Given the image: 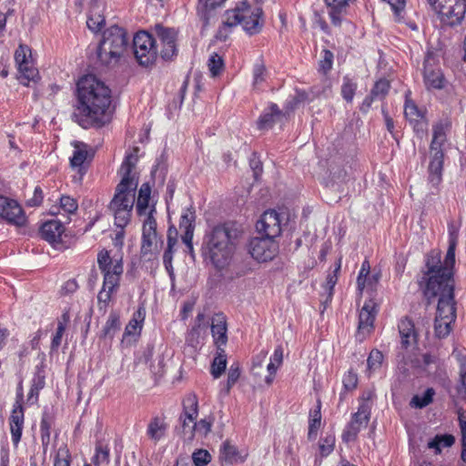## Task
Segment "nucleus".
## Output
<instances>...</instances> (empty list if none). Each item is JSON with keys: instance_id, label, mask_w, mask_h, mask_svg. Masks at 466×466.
<instances>
[{"instance_id": "bf43d9fd", "label": "nucleus", "mask_w": 466, "mask_h": 466, "mask_svg": "<svg viewBox=\"0 0 466 466\" xmlns=\"http://www.w3.org/2000/svg\"><path fill=\"white\" fill-rule=\"evenodd\" d=\"M116 258H112L109 251L103 249L97 254V265L101 271H106V267L114 264Z\"/></svg>"}, {"instance_id": "7ed1b4c3", "label": "nucleus", "mask_w": 466, "mask_h": 466, "mask_svg": "<svg viewBox=\"0 0 466 466\" xmlns=\"http://www.w3.org/2000/svg\"><path fill=\"white\" fill-rule=\"evenodd\" d=\"M242 235L243 229L237 222L228 221L217 225L206 236L203 255L210 259L216 268H224L229 264Z\"/></svg>"}, {"instance_id": "4d7b16f0", "label": "nucleus", "mask_w": 466, "mask_h": 466, "mask_svg": "<svg viewBox=\"0 0 466 466\" xmlns=\"http://www.w3.org/2000/svg\"><path fill=\"white\" fill-rule=\"evenodd\" d=\"M370 266L367 259L362 262L361 268L357 278L358 289L362 291L366 287L367 277L370 275Z\"/></svg>"}, {"instance_id": "9d476101", "label": "nucleus", "mask_w": 466, "mask_h": 466, "mask_svg": "<svg viewBox=\"0 0 466 466\" xmlns=\"http://www.w3.org/2000/svg\"><path fill=\"white\" fill-rule=\"evenodd\" d=\"M465 13L466 0H445L436 11L441 22L449 26L461 24Z\"/></svg>"}, {"instance_id": "0eeeda50", "label": "nucleus", "mask_w": 466, "mask_h": 466, "mask_svg": "<svg viewBox=\"0 0 466 466\" xmlns=\"http://www.w3.org/2000/svg\"><path fill=\"white\" fill-rule=\"evenodd\" d=\"M133 53L141 66H152L159 56L157 39L146 31L137 33L133 38Z\"/></svg>"}, {"instance_id": "6e6552de", "label": "nucleus", "mask_w": 466, "mask_h": 466, "mask_svg": "<svg viewBox=\"0 0 466 466\" xmlns=\"http://www.w3.org/2000/svg\"><path fill=\"white\" fill-rule=\"evenodd\" d=\"M158 45L159 56L164 61H171L177 56V32L172 27L157 24L153 28Z\"/></svg>"}, {"instance_id": "49530a36", "label": "nucleus", "mask_w": 466, "mask_h": 466, "mask_svg": "<svg viewBox=\"0 0 466 466\" xmlns=\"http://www.w3.org/2000/svg\"><path fill=\"white\" fill-rule=\"evenodd\" d=\"M357 86L356 82H354L350 76H345L341 86V96L343 99L350 103L352 102Z\"/></svg>"}, {"instance_id": "e433bc0d", "label": "nucleus", "mask_w": 466, "mask_h": 466, "mask_svg": "<svg viewBox=\"0 0 466 466\" xmlns=\"http://www.w3.org/2000/svg\"><path fill=\"white\" fill-rule=\"evenodd\" d=\"M73 156L70 157V165L73 167H81L88 156V146L84 142L74 141Z\"/></svg>"}, {"instance_id": "58836bf2", "label": "nucleus", "mask_w": 466, "mask_h": 466, "mask_svg": "<svg viewBox=\"0 0 466 466\" xmlns=\"http://www.w3.org/2000/svg\"><path fill=\"white\" fill-rule=\"evenodd\" d=\"M195 219H196V211L193 206L187 208L185 212L181 215L179 221V228L184 230L183 234L190 233V236L194 235L195 229Z\"/></svg>"}, {"instance_id": "052dcab7", "label": "nucleus", "mask_w": 466, "mask_h": 466, "mask_svg": "<svg viewBox=\"0 0 466 466\" xmlns=\"http://www.w3.org/2000/svg\"><path fill=\"white\" fill-rule=\"evenodd\" d=\"M179 423L181 427V434L184 439L187 441H192L195 437V431H193V424L190 425L191 422L188 421V419H184L182 416H179Z\"/></svg>"}, {"instance_id": "2f4dec72", "label": "nucleus", "mask_w": 466, "mask_h": 466, "mask_svg": "<svg viewBox=\"0 0 466 466\" xmlns=\"http://www.w3.org/2000/svg\"><path fill=\"white\" fill-rule=\"evenodd\" d=\"M167 429V424L165 422V418L156 416L149 421L147 434L151 440L158 441L165 436Z\"/></svg>"}, {"instance_id": "39448f33", "label": "nucleus", "mask_w": 466, "mask_h": 466, "mask_svg": "<svg viewBox=\"0 0 466 466\" xmlns=\"http://www.w3.org/2000/svg\"><path fill=\"white\" fill-rule=\"evenodd\" d=\"M128 46L127 31L118 25H112L103 33L97 46V58L102 65L114 66L128 52Z\"/></svg>"}, {"instance_id": "ea45409f", "label": "nucleus", "mask_w": 466, "mask_h": 466, "mask_svg": "<svg viewBox=\"0 0 466 466\" xmlns=\"http://www.w3.org/2000/svg\"><path fill=\"white\" fill-rule=\"evenodd\" d=\"M227 367V355L224 350H218V355L211 364V374L215 379L219 378Z\"/></svg>"}, {"instance_id": "864d4df0", "label": "nucleus", "mask_w": 466, "mask_h": 466, "mask_svg": "<svg viewBox=\"0 0 466 466\" xmlns=\"http://www.w3.org/2000/svg\"><path fill=\"white\" fill-rule=\"evenodd\" d=\"M322 54V58L319 63V70L323 74H327L332 68L334 55L328 49H324Z\"/></svg>"}, {"instance_id": "f3484780", "label": "nucleus", "mask_w": 466, "mask_h": 466, "mask_svg": "<svg viewBox=\"0 0 466 466\" xmlns=\"http://www.w3.org/2000/svg\"><path fill=\"white\" fill-rule=\"evenodd\" d=\"M377 303L374 299L365 301L359 314L358 335L370 333L377 315Z\"/></svg>"}, {"instance_id": "72a5a7b5", "label": "nucleus", "mask_w": 466, "mask_h": 466, "mask_svg": "<svg viewBox=\"0 0 466 466\" xmlns=\"http://www.w3.org/2000/svg\"><path fill=\"white\" fill-rule=\"evenodd\" d=\"M199 7H198V15H200L201 20L203 21L204 26H207L209 24L210 18L212 17V12L216 7L222 5L225 0H198Z\"/></svg>"}, {"instance_id": "69168bd1", "label": "nucleus", "mask_w": 466, "mask_h": 466, "mask_svg": "<svg viewBox=\"0 0 466 466\" xmlns=\"http://www.w3.org/2000/svg\"><path fill=\"white\" fill-rule=\"evenodd\" d=\"M60 206L67 213L72 214L77 209L76 199L69 196H62L60 198Z\"/></svg>"}, {"instance_id": "37998d69", "label": "nucleus", "mask_w": 466, "mask_h": 466, "mask_svg": "<svg viewBox=\"0 0 466 466\" xmlns=\"http://www.w3.org/2000/svg\"><path fill=\"white\" fill-rule=\"evenodd\" d=\"M54 424V417L53 415L48 412L47 410H45L42 414L41 423H40V433H41V439L42 442L47 443L50 440V430Z\"/></svg>"}, {"instance_id": "5701e85b", "label": "nucleus", "mask_w": 466, "mask_h": 466, "mask_svg": "<svg viewBox=\"0 0 466 466\" xmlns=\"http://www.w3.org/2000/svg\"><path fill=\"white\" fill-rule=\"evenodd\" d=\"M228 327L226 317L223 314H217L212 319L211 333L214 339V343L218 350H224L228 342Z\"/></svg>"}, {"instance_id": "8fccbe9b", "label": "nucleus", "mask_w": 466, "mask_h": 466, "mask_svg": "<svg viewBox=\"0 0 466 466\" xmlns=\"http://www.w3.org/2000/svg\"><path fill=\"white\" fill-rule=\"evenodd\" d=\"M383 354L379 350H372L367 360L368 370L370 371H376L381 367L383 361Z\"/></svg>"}, {"instance_id": "c9c22d12", "label": "nucleus", "mask_w": 466, "mask_h": 466, "mask_svg": "<svg viewBox=\"0 0 466 466\" xmlns=\"http://www.w3.org/2000/svg\"><path fill=\"white\" fill-rule=\"evenodd\" d=\"M120 329V319L119 315L116 312H111L107 318V320L101 331V339H113L116 333Z\"/></svg>"}, {"instance_id": "9b49d317", "label": "nucleus", "mask_w": 466, "mask_h": 466, "mask_svg": "<svg viewBox=\"0 0 466 466\" xmlns=\"http://www.w3.org/2000/svg\"><path fill=\"white\" fill-rule=\"evenodd\" d=\"M370 418V408L367 403L359 406L358 411L353 413L350 421L343 430L341 439L344 442L355 441L362 428H366Z\"/></svg>"}, {"instance_id": "6ab92c4d", "label": "nucleus", "mask_w": 466, "mask_h": 466, "mask_svg": "<svg viewBox=\"0 0 466 466\" xmlns=\"http://www.w3.org/2000/svg\"><path fill=\"white\" fill-rule=\"evenodd\" d=\"M65 231V226L56 219L46 221L40 228L41 238L49 242L52 246L57 247L61 244V237Z\"/></svg>"}, {"instance_id": "aec40b11", "label": "nucleus", "mask_w": 466, "mask_h": 466, "mask_svg": "<svg viewBox=\"0 0 466 466\" xmlns=\"http://www.w3.org/2000/svg\"><path fill=\"white\" fill-rule=\"evenodd\" d=\"M153 209L148 212L143 225L141 254L146 256L152 251V246L157 240V222L152 216Z\"/></svg>"}, {"instance_id": "423d86ee", "label": "nucleus", "mask_w": 466, "mask_h": 466, "mask_svg": "<svg viewBox=\"0 0 466 466\" xmlns=\"http://www.w3.org/2000/svg\"><path fill=\"white\" fill-rule=\"evenodd\" d=\"M437 297H439V301L434 320V331L437 338L442 339L451 333V325L456 319L454 285L440 289Z\"/></svg>"}, {"instance_id": "c85d7f7f", "label": "nucleus", "mask_w": 466, "mask_h": 466, "mask_svg": "<svg viewBox=\"0 0 466 466\" xmlns=\"http://www.w3.org/2000/svg\"><path fill=\"white\" fill-rule=\"evenodd\" d=\"M24 411H21V410H12L11 416L9 418V425L12 441L15 446H17L19 441H21L22 431L24 428Z\"/></svg>"}, {"instance_id": "a19ab883", "label": "nucleus", "mask_w": 466, "mask_h": 466, "mask_svg": "<svg viewBox=\"0 0 466 466\" xmlns=\"http://www.w3.org/2000/svg\"><path fill=\"white\" fill-rule=\"evenodd\" d=\"M309 95L303 90H297L294 96H290L285 104L284 111L286 115H289L294 109H296L300 104L309 100Z\"/></svg>"}, {"instance_id": "4c0bfd02", "label": "nucleus", "mask_w": 466, "mask_h": 466, "mask_svg": "<svg viewBox=\"0 0 466 466\" xmlns=\"http://www.w3.org/2000/svg\"><path fill=\"white\" fill-rule=\"evenodd\" d=\"M455 438L451 434H437L428 442V448L434 450L435 453H441L442 448H448L454 444Z\"/></svg>"}, {"instance_id": "f03ea898", "label": "nucleus", "mask_w": 466, "mask_h": 466, "mask_svg": "<svg viewBox=\"0 0 466 466\" xmlns=\"http://www.w3.org/2000/svg\"><path fill=\"white\" fill-rule=\"evenodd\" d=\"M137 162L136 155L126 156L119 170L122 178L116 187L115 195L108 205V210L115 218V225L119 228H125L129 223L135 204V192L138 180L136 173L132 171Z\"/></svg>"}, {"instance_id": "393cba45", "label": "nucleus", "mask_w": 466, "mask_h": 466, "mask_svg": "<svg viewBox=\"0 0 466 466\" xmlns=\"http://www.w3.org/2000/svg\"><path fill=\"white\" fill-rule=\"evenodd\" d=\"M248 452L232 445L228 441L223 442L220 448V461L226 464H241L245 462Z\"/></svg>"}, {"instance_id": "c03bdc74", "label": "nucleus", "mask_w": 466, "mask_h": 466, "mask_svg": "<svg viewBox=\"0 0 466 466\" xmlns=\"http://www.w3.org/2000/svg\"><path fill=\"white\" fill-rule=\"evenodd\" d=\"M92 461L96 466L100 464H107L109 462V449L107 445L102 441H97L96 444V452L92 458Z\"/></svg>"}, {"instance_id": "cd10ccee", "label": "nucleus", "mask_w": 466, "mask_h": 466, "mask_svg": "<svg viewBox=\"0 0 466 466\" xmlns=\"http://www.w3.org/2000/svg\"><path fill=\"white\" fill-rule=\"evenodd\" d=\"M123 271V259L120 256L118 258H115L114 264L106 267V271H101L104 277L103 282L105 283V286L110 284L111 289L113 287H119L120 278Z\"/></svg>"}, {"instance_id": "7c9ffc66", "label": "nucleus", "mask_w": 466, "mask_h": 466, "mask_svg": "<svg viewBox=\"0 0 466 466\" xmlns=\"http://www.w3.org/2000/svg\"><path fill=\"white\" fill-rule=\"evenodd\" d=\"M183 410L180 414L182 418L188 419L189 422H194L198 416V396L190 392L182 401Z\"/></svg>"}, {"instance_id": "dca6fc26", "label": "nucleus", "mask_w": 466, "mask_h": 466, "mask_svg": "<svg viewBox=\"0 0 466 466\" xmlns=\"http://www.w3.org/2000/svg\"><path fill=\"white\" fill-rule=\"evenodd\" d=\"M263 11L261 7L251 8L247 6L242 8V27L247 34L254 35L258 34L264 25L262 18Z\"/></svg>"}, {"instance_id": "a211bd4d", "label": "nucleus", "mask_w": 466, "mask_h": 466, "mask_svg": "<svg viewBox=\"0 0 466 466\" xmlns=\"http://www.w3.org/2000/svg\"><path fill=\"white\" fill-rule=\"evenodd\" d=\"M286 117L287 115L284 110H281L277 104L269 103L268 106L265 108L259 116L257 126L260 130L269 129L273 127L276 123L281 122V120Z\"/></svg>"}, {"instance_id": "3c124183", "label": "nucleus", "mask_w": 466, "mask_h": 466, "mask_svg": "<svg viewBox=\"0 0 466 466\" xmlns=\"http://www.w3.org/2000/svg\"><path fill=\"white\" fill-rule=\"evenodd\" d=\"M226 18L223 24L231 28L241 25L242 22V9L237 8L234 10H228L225 15Z\"/></svg>"}, {"instance_id": "79ce46f5", "label": "nucleus", "mask_w": 466, "mask_h": 466, "mask_svg": "<svg viewBox=\"0 0 466 466\" xmlns=\"http://www.w3.org/2000/svg\"><path fill=\"white\" fill-rule=\"evenodd\" d=\"M434 395L435 390L432 388H428L421 396L414 395L410 400V405L416 409L425 408L432 402Z\"/></svg>"}, {"instance_id": "6e6d98bb", "label": "nucleus", "mask_w": 466, "mask_h": 466, "mask_svg": "<svg viewBox=\"0 0 466 466\" xmlns=\"http://www.w3.org/2000/svg\"><path fill=\"white\" fill-rule=\"evenodd\" d=\"M340 269V264H339L333 272L329 273L326 279L325 289L328 291V299H331L333 295L334 287L338 282V272Z\"/></svg>"}, {"instance_id": "a18cd8bd", "label": "nucleus", "mask_w": 466, "mask_h": 466, "mask_svg": "<svg viewBox=\"0 0 466 466\" xmlns=\"http://www.w3.org/2000/svg\"><path fill=\"white\" fill-rule=\"evenodd\" d=\"M215 418L213 415H208V417L201 419L198 421L193 422V431H195V434L198 433L200 436L206 437L210 431L212 425L214 423Z\"/></svg>"}, {"instance_id": "ddd939ff", "label": "nucleus", "mask_w": 466, "mask_h": 466, "mask_svg": "<svg viewBox=\"0 0 466 466\" xmlns=\"http://www.w3.org/2000/svg\"><path fill=\"white\" fill-rule=\"evenodd\" d=\"M0 218L17 227L26 223V217L18 202L3 195H0Z\"/></svg>"}, {"instance_id": "4be33fe9", "label": "nucleus", "mask_w": 466, "mask_h": 466, "mask_svg": "<svg viewBox=\"0 0 466 466\" xmlns=\"http://www.w3.org/2000/svg\"><path fill=\"white\" fill-rule=\"evenodd\" d=\"M355 0H324L328 15L334 26H340L342 18L347 15L348 7Z\"/></svg>"}, {"instance_id": "774afa93", "label": "nucleus", "mask_w": 466, "mask_h": 466, "mask_svg": "<svg viewBox=\"0 0 466 466\" xmlns=\"http://www.w3.org/2000/svg\"><path fill=\"white\" fill-rule=\"evenodd\" d=\"M249 166L253 170L255 179H258V177L262 174L263 167L256 153L252 154V157L249 160Z\"/></svg>"}, {"instance_id": "0e129e2a", "label": "nucleus", "mask_w": 466, "mask_h": 466, "mask_svg": "<svg viewBox=\"0 0 466 466\" xmlns=\"http://www.w3.org/2000/svg\"><path fill=\"white\" fill-rule=\"evenodd\" d=\"M266 66L260 62L257 63L253 67V84L254 86L260 85L265 81Z\"/></svg>"}, {"instance_id": "603ef678", "label": "nucleus", "mask_w": 466, "mask_h": 466, "mask_svg": "<svg viewBox=\"0 0 466 466\" xmlns=\"http://www.w3.org/2000/svg\"><path fill=\"white\" fill-rule=\"evenodd\" d=\"M191 459L195 466H205L211 461V455L207 450L198 449L192 453Z\"/></svg>"}, {"instance_id": "680f3d73", "label": "nucleus", "mask_w": 466, "mask_h": 466, "mask_svg": "<svg viewBox=\"0 0 466 466\" xmlns=\"http://www.w3.org/2000/svg\"><path fill=\"white\" fill-rule=\"evenodd\" d=\"M343 388L345 391L352 390L357 387L358 376L352 370H350L343 377Z\"/></svg>"}, {"instance_id": "1a4fd4ad", "label": "nucleus", "mask_w": 466, "mask_h": 466, "mask_svg": "<svg viewBox=\"0 0 466 466\" xmlns=\"http://www.w3.org/2000/svg\"><path fill=\"white\" fill-rule=\"evenodd\" d=\"M248 252L259 262L269 261L278 255L279 244L274 238L261 235L250 239Z\"/></svg>"}, {"instance_id": "473e14b6", "label": "nucleus", "mask_w": 466, "mask_h": 466, "mask_svg": "<svg viewBox=\"0 0 466 466\" xmlns=\"http://www.w3.org/2000/svg\"><path fill=\"white\" fill-rule=\"evenodd\" d=\"M457 244H455L454 238L451 241H449V247L446 252V256L444 261L442 262L444 266V274L442 276L448 277L451 279V283H454V265H455V250Z\"/></svg>"}, {"instance_id": "338daca9", "label": "nucleus", "mask_w": 466, "mask_h": 466, "mask_svg": "<svg viewBox=\"0 0 466 466\" xmlns=\"http://www.w3.org/2000/svg\"><path fill=\"white\" fill-rule=\"evenodd\" d=\"M44 198L43 190L40 187H35L33 197L26 200L28 207H38L42 204Z\"/></svg>"}, {"instance_id": "4468645a", "label": "nucleus", "mask_w": 466, "mask_h": 466, "mask_svg": "<svg viewBox=\"0 0 466 466\" xmlns=\"http://www.w3.org/2000/svg\"><path fill=\"white\" fill-rule=\"evenodd\" d=\"M256 228L259 234L275 239L281 233L279 214L274 209L265 211L258 220Z\"/></svg>"}, {"instance_id": "de8ad7c7", "label": "nucleus", "mask_w": 466, "mask_h": 466, "mask_svg": "<svg viewBox=\"0 0 466 466\" xmlns=\"http://www.w3.org/2000/svg\"><path fill=\"white\" fill-rule=\"evenodd\" d=\"M390 88V83L385 78L378 80L370 90L372 96H375L378 100H382L386 97Z\"/></svg>"}, {"instance_id": "13d9d810", "label": "nucleus", "mask_w": 466, "mask_h": 466, "mask_svg": "<svg viewBox=\"0 0 466 466\" xmlns=\"http://www.w3.org/2000/svg\"><path fill=\"white\" fill-rule=\"evenodd\" d=\"M335 445V438L331 435L321 439L319 441V453L322 457L328 456L332 452Z\"/></svg>"}, {"instance_id": "09e8293b", "label": "nucleus", "mask_w": 466, "mask_h": 466, "mask_svg": "<svg viewBox=\"0 0 466 466\" xmlns=\"http://www.w3.org/2000/svg\"><path fill=\"white\" fill-rule=\"evenodd\" d=\"M208 66L213 77L220 75L224 68V60L217 53H213L208 61Z\"/></svg>"}, {"instance_id": "412c9836", "label": "nucleus", "mask_w": 466, "mask_h": 466, "mask_svg": "<svg viewBox=\"0 0 466 466\" xmlns=\"http://www.w3.org/2000/svg\"><path fill=\"white\" fill-rule=\"evenodd\" d=\"M27 51L30 50L26 46L20 45L15 50V60L22 76L27 81H35V78L38 76V72L35 67L30 66V62L26 56Z\"/></svg>"}, {"instance_id": "e2e57ef3", "label": "nucleus", "mask_w": 466, "mask_h": 466, "mask_svg": "<svg viewBox=\"0 0 466 466\" xmlns=\"http://www.w3.org/2000/svg\"><path fill=\"white\" fill-rule=\"evenodd\" d=\"M118 287H113L111 289L110 284L105 286V283L103 282V287L97 295L98 302L107 305L111 299L112 293L116 291Z\"/></svg>"}, {"instance_id": "20e7f679", "label": "nucleus", "mask_w": 466, "mask_h": 466, "mask_svg": "<svg viewBox=\"0 0 466 466\" xmlns=\"http://www.w3.org/2000/svg\"><path fill=\"white\" fill-rule=\"evenodd\" d=\"M425 265L422 269V278L419 280L420 287H423L424 297L428 300V304L438 296L440 289L453 286L448 277L444 274V266L441 262V252L438 249H431L425 255Z\"/></svg>"}, {"instance_id": "2eb2a0df", "label": "nucleus", "mask_w": 466, "mask_h": 466, "mask_svg": "<svg viewBox=\"0 0 466 466\" xmlns=\"http://www.w3.org/2000/svg\"><path fill=\"white\" fill-rule=\"evenodd\" d=\"M424 83L428 89H441L445 85V78L440 67L436 65V58L427 55L423 63Z\"/></svg>"}, {"instance_id": "c756f323", "label": "nucleus", "mask_w": 466, "mask_h": 466, "mask_svg": "<svg viewBox=\"0 0 466 466\" xmlns=\"http://www.w3.org/2000/svg\"><path fill=\"white\" fill-rule=\"evenodd\" d=\"M145 318L146 309L143 306H139L138 309L134 312L127 325L126 326L124 337L135 335L139 336L143 328Z\"/></svg>"}, {"instance_id": "5fc2aeb1", "label": "nucleus", "mask_w": 466, "mask_h": 466, "mask_svg": "<svg viewBox=\"0 0 466 466\" xmlns=\"http://www.w3.org/2000/svg\"><path fill=\"white\" fill-rule=\"evenodd\" d=\"M105 17L99 14L91 13L87 18V27L93 32H98L105 25Z\"/></svg>"}, {"instance_id": "b1692460", "label": "nucleus", "mask_w": 466, "mask_h": 466, "mask_svg": "<svg viewBox=\"0 0 466 466\" xmlns=\"http://www.w3.org/2000/svg\"><path fill=\"white\" fill-rule=\"evenodd\" d=\"M429 181L432 186H438L442 179L444 152L430 150Z\"/></svg>"}, {"instance_id": "a878e982", "label": "nucleus", "mask_w": 466, "mask_h": 466, "mask_svg": "<svg viewBox=\"0 0 466 466\" xmlns=\"http://www.w3.org/2000/svg\"><path fill=\"white\" fill-rule=\"evenodd\" d=\"M451 129V123L448 120L440 121L432 127V140L430 150L443 151V146L447 142V134Z\"/></svg>"}, {"instance_id": "f257e3e1", "label": "nucleus", "mask_w": 466, "mask_h": 466, "mask_svg": "<svg viewBox=\"0 0 466 466\" xmlns=\"http://www.w3.org/2000/svg\"><path fill=\"white\" fill-rule=\"evenodd\" d=\"M111 90L93 75L77 82V104L72 119L85 129L102 127L111 121Z\"/></svg>"}, {"instance_id": "f704fd0d", "label": "nucleus", "mask_w": 466, "mask_h": 466, "mask_svg": "<svg viewBox=\"0 0 466 466\" xmlns=\"http://www.w3.org/2000/svg\"><path fill=\"white\" fill-rule=\"evenodd\" d=\"M151 187L148 183L141 185L138 190L136 209L138 216H143L147 213L148 203L150 199Z\"/></svg>"}, {"instance_id": "f8f14e48", "label": "nucleus", "mask_w": 466, "mask_h": 466, "mask_svg": "<svg viewBox=\"0 0 466 466\" xmlns=\"http://www.w3.org/2000/svg\"><path fill=\"white\" fill-rule=\"evenodd\" d=\"M410 92L405 96L404 116L412 126L413 131L419 138H423L428 131V120L425 112L418 107L415 102L409 97Z\"/></svg>"}, {"instance_id": "bb28decb", "label": "nucleus", "mask_w": 466, "mask_h": 466, "mask_svg": "<svg viewBox=\"0 0 466 466\" xmlns=\"http://www.w3.org/2000/svg\"><path fill=\"white\" fill-rule=\"evenodd\" d=\"M398 328L402 348L408 349L411 344L417 343L418 334L414 323L410 318L405 317L400 319Z\"/></svg>"}]
</instances>
